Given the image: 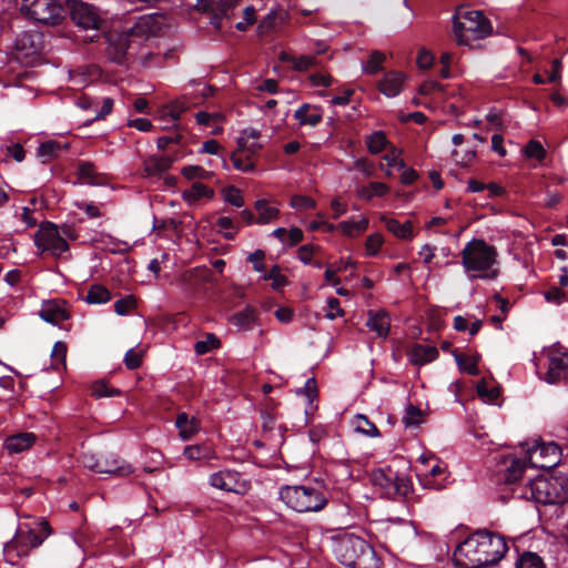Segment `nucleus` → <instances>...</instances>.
Masks as SVG:
<instances>
[{"label":"nucleus","mask_w":568,"mask_h":568,"mask_svg":"<svg viewBox=\"0 0 568 568\" xmlns=\"http://www.w3.org/2000/svg\"><path fill=\"white\" fill-rule=\"evenodd\" d=\"M214 195L213 189L204 185L201 182H194L190 189L185 190L182 194L184 201L189 204H194L201 199H212Z\"/></svg>","instance_id":"33"},{"label":"nucleus","mask_w":568,"mask_h":568,"mask_svg":"<svg viewBox=\"0 0 568 568\" xmlns=\"http://www.w3.org/2000/svg\"><path fill=\"white\" fill-rule=\"evenodd\" d=\"M102 465H103V467H106V468L108 467L109 468H120V467H123V466H126L129 468V471H126V473H123V474H109L110 476L124 477V476H129L130 474L133 473V467L129 463L116 458L112 454H110V455H108V456H105L103 458Z\"/></svg>","instance_id":"50"},{"label":"nucleus","mask_w":568,"mask_h":568,"mask_svg":"<svg viewBox=\"0 0 568 568\" xmlns=\"http://www.w3.org/2000/svg\"><path fill=\"white\" fill-rule=\"evenodd\" d=\"M68 144L61 145L59 142L50 140L40 144L38 149V156L42 162H47L59 154V152L67 148Z\"/></svg>","instance_id":"38"},{"label":"nucleus","mask_w":568,"mask_h":568,"mask_svg":"<svg viewBox=\"0 0 568 568\" xmlns=\"http://www.w3.org/2000/svg\"><path fill=\"white\" fill-rule=\"evenodd\" d=\"M317 64V59L312 55H301L292 59L293 69L296 71H306Z\"/></svg>","instance_id":"61"},{"label":"nucleus","mask_w":568,"mask_h":568,"mask_svg":"<svg viewBox=\"0 0 568 568\" xmlns=\"http://www.w3.org/2000/svg\"><path fill=\"white\" fill-rule=\"evenodd\" d=\"M242 151H239L237 149L232 153L231 161L233 166L242 172H253L255 169L254 162L251 160V155L247 154V156L244 159L242 156Z\"/></svg>","instance_id":"44"},{"label":"nucleus","mask_w":568,"mask_h":568,"mask_svg":"<svg viewBox=\"0 0 568 568\" xmlns=\"http://www.w3.org/2000/svg\"><path fill=\"white\" fill-rule=\"evenodd\" d=\"M183 456L190 462H207L216 458L214 449L206 444L186 446Z\"/></svg>","instance_id":"29"},{"label":"nucleus","mask_w":568,"mask_h":568,"mask_svg":"<svg viewBox=\"0 0 568 568\" xmlns=\"http://www.w3.org/2000/svg\"><path fill=\"white\" fill-rule=\"evenodd\" d=\"M384 243V237L381 233L371 234L365 243V251L368 256H375L378 254L382 245Z\"/></svg>","instance_id":"52"},{"label":"nucleus","mask_w":568,"mask_h":568,"mask_svg":"<svg viewBox=\"0 0 568 568\" xmlns=\"http://www.w3.org/2000/svg\"><path fill=\"white\" fill-rule=\"evenodd\" d=\"M217 346V339L214 335L210 334L205 339L199 341L194 345V349L197 354L202 355Z\"/></svg>","instance_id":"64"},{"label":"nucleus","mask_w":568,"mask_h":568,"mask_svg":"<svg viewBox=\"0 0 568 568\" xmlns=\"http://www.w3.org/2000/svg\"><path fill=\"white\" fill-rule=\"evenodd\" d=\"M294 118L301 126H316L323 119V112L320 106L304 103L294 112Z\"/></svg>","instance_id":"23"},{"label":"nucleus","mask_w":568,"mask_h":568,"mask_svg":"<svg viewBox=\"0 0 568 568\" xmlns=\"http://www.w3.org/2000/svg\"><path fill=\"white\" fill-rule=\"evenodd\" d=\"M333 551L341 564L352 568H371L374 564V549L363 538L345 534L333 545Z\"/></svg>","instance_id":"5"},{"label":"nucleus","mask_w":568,"mask_h":568,"mask_svg":"<svg viewBox=\"0 0 568 568\" xmlns=\"http://www.w3.org/2000/svg\"><path fill=\"white\" fill-rule=\"evenodd\" d=\"M71 18L74 23L85 30H98L102 19L98 10L85 2H73L71 8Z\"/></svg>","instance_id":"16"},{"label":"nucleus","mask_w":568,"mask_h":568,"mask_svg":"<svg viewBox=\"0 0 568 568\" xmlns=\"http://www.w3.org/2000/svg\"><path fill=\"white\" fill-rule=\"evenodd\" d=\"M389 192V187L382 182H372L357 189V195L366 201L373 197H383Z\"/></svg>","instance_id":"35"},{"label":"nucleus","mask_w":568,"mask_h":568,"mask_svg":"<svg viewBox=\"0 0 568 568\" xmlns=\"http://www.w3.org/2000/svg\"><path fill=\"white\" fill-rule=\"evenodd\" d=\"M366 144L371 153L377 154L386 149L388 142L382 131H376L366 138Z\"/></svg>","instance_id":"41"},{"label":"nucleus","mask_w":568,"mask_h":568,"mask_svg":"<svg viewBox=\"0 0 568 568\" xmlns=\"http://www.w3.org/2000/svg\"><path fill=\"white\" fill-rule=\"evenodd\" d=\"M254 209L257 214L256 224H270L277 220L280 216V210L276 206L271 205L270 202L264 199L256 200L254 203Z\"/></svg>","instance_id":"27"},{"label":"nucleus","mask_w":568,"mask_h":568,"mask_svg":"<svg viewBox=\"0 0 568 568\" xmlns=\"http://www.w3.org/2000/svg\"><path fill=\"white\" fill-rule=\"evenodd\" d=\"M290 204L293 209L300 211L314 209L316 205L315 201L306 195H293Z\"/></svg>","instance_id":"60"},{"label":"nucleus","mask_w":568,"mask_h":568,"mask_svg":"<svg viewBox=\"0 0 568 568\" xmlns=\"http://www.w3.org/2000/svg\"><path fill=\"white\" fill-rule=\"evenodd\" d=\"M21 11L30 19L48 26L59 23L64 9L58 0H22Z\"/></svg>","instance_id":"8"},{"label":"nucleus","mask_w":568,"mask_h":568,"mask_svg":"<svg viewBox=\"0 0 568 568\" xmlns=\"http://www.w3.org/2000/svg\"><path fill=\"white\" fill-rule=\"evenodd\" d=\"M419 460L423 468L418 470L420 484L428 489L440 490L449 483L447 466L433 455H422Z\"/></svg>","instance_id":"9"},{"label":"nucleus","mask_w":568,"mask_h":568,"mask_svg":"<svg viewBox=\"0 0 568 568\" xmlns=\"http://www.w3.org/2000/svg\"><path fill=\"white\" fill-rule=\"evenodd\" d=\"M264 143L261 141V132L253 128L243 129L237 138V150L250 155L256 154Z\"/></svg>","instance_id":"18"},{"label":"nucleus","mask_w":568,"mask_h":568,"mask_svg":"<svg viewBox=\"0 0 568 568\" xmlns=\"http://www.w3.org/2000/svg\"><path fill=\"white\" fill-rule=\"evenodd\" d=\"M454 34L459 45H468L471 41L490 34L491 26L480 11L462 10L454 18Z\"/></svg>","instance_id":"6"},{"label":"nucleus","mask_w":568,"mask_h":568,"mask_svg":"<svg viewBox=\"0 0 568 568\" xmlns=\"http://www.w3.org/2000/svg\"><path fill=\"white\" fill-rule=\"evenodd\" d=\"M381 220L385 223L387 231L396 237L400 240H412L414 237L413 224L410 221L400 223L395 219H389L384 215L381 216Z\"/></svg>","instance_id":"28"},{"label":"nucleus","mask_w":568,"mask_h":568,"mask_svg":"<svg viewBox=\"0 0 568 568\" xmlns=\"http://www.w3.org/2000/svg\"><path fill=\"white\" fill-rule=\"evenodd\" d=\"M256 11L257 8L255 6H246L242 11V20L235 23V28L239 31L247 30L248 27L256 22Z\"/></svg>","instance_id":"47"},{"label":"nucleus","mask_w":568,"mask_h":568,"mask_svg":"<svg viewBox=\"0 0 568 568\" xmlns=\"http://www.w3.org/2000/svg\"><path fill=\"white\" fill-rule=\"evenodd\" d=\"M454 357H455V361H456V364L458 366V368L462 371V372H466L468 373L469 375H478V368H477V364H478V356H475V355H462V354H458V353H454Z\"/></svg>","instance_id":"37"},{"label":"nucleus","mask_w":568,"mask_h":568,"mask_svg":"<svg viewBox=\"0 0 568 568\" xmlns=\"http://www.w3.org/2000/svg\"><path fill=\"white\" fill-rule=\"evenodd\" d=\"M526 458L524 460L513 457H506L504 459L505 466V480L508 483L517 481L526 467Z\"/></svg>","instance_id":"34"},{"label":"nucleus","mask_w":568,"mask_h":568,"mask_svg":"<svg viewBox=\"0 0 568 568\" xmlns=\"http://www.w3.org/2000/svg\"><path fill=\"white\" fill-rule=\"evenodd\" d=\"M368 225L369 220L366 216L362 215L357 220L349 219L347 221H342L338 224V229L341 230L343 235L347 237H357L368 229Z\"/></svg>","instance_id":"30"},{"label":"nucleus","mask_w":568,"mask_h":568,"mask_svg":"<svg viewBox=\"0 0 568 568\" xmlns=\"http://www.w3.org/2000/svg\"><path fill=\"white\" fill-rule=\"evenodd\" d=\"M525 155L529 159L542 160L546 155L545 149L540 142L531 140L524 149Z\"/></svg>","instance_id":"57"},{"label":"nucleus","mask_w":568,"mask_h":568,"mask_svg":"<svg viewBox=\"0 0 568 568\" xmlns=\"http://www.w3.org/2000/svg\"><path fill=\"white\" fill-rule=\"evenodd\" d=\"M256 321L255 311L247 307L232 317V322L241 329H250Z\"/></svg>","instance_id":"39"},{"label":"nucleus","mask_w":568,"mask_h":568,"mask_svg":"<svg viewBox=\"0 0 568 568\" xmlns=\"http://www.w3.org/2000/svg\"><path fill=\"white\" fill-rule=\"evenodd\" d=\"M252 89L256 93H263V92L271 93V94H278V93H281L278 91V83H277V81L273 80V79H265V80L255 82L253 84Z\"/></svg>","instance_id":"56"},{"label":"nucleus","mask_w":568,"mask_h":568,"mask_svg":"<svg viewBox=\"0 0 568 568\" xmlns=\"http://www.w3.org/2000/svg\"><path fill=\"white\" fill-rule=\"evenodd\" d=\"M210 485L216 489L243 495L250 486L242 479L241 475L234 470H219L213 473L209 478Z\"/></svg>","instance_id":"13"},{"label":"nucleus","mask_w":568,"mask_h":568,"mask_svg":"<svg viewBox=\"0 0 568 568\" xmlns=\"http://www.w3.org/2000/svg\"><path fill=\"white\" fill-rule=\"evenodd\" d=\"M523 497L542 505L565 504L568 501V476H537L528 483Z\"/></svg>","instance_id":"3"},{"label":"nucleus","mask_w":568,"mask_h":568,"mask_svg":"<svg viewBox=\"0 0 568 568\" xmlns=\"http://www.w3.org/2000/svg\"><path fill=\"white\" fill-rule=\"evenodd\" d=\"M354 427L356 432L367 435L369 437L379 436L377 427L372 422H369L364 415H358L356 417Z\"/></svg>","instance_id":"46"},{"label":"nucleus","mask_w":568,"mask_h":568,"mask_svg":"<svg viewBox=\"0 0 568 568\" xmlns=\"http://www.w3.org/2000/svg\"><path fill=\"white\" fill-rule=\"evenodd\" d=\"M222 196L226 203L235 207H242L244 205L242 192L235 186H227L223 189Z\"/></svg>","instance_id":"49"},{"label":"nucleus","mask_w":568,"mask_h":568,"mask_svg":"<svg viewBox=\"0 0 568 568\" xmlns=\"http://www.w3.org/2000/svg\"><path fill=\"white\" fill-rule=\"evenodd\" d=\"M506 552L507 545L503 537L488 531H477L456 547L453 559L459 568H490Z\"/></svg>","instance_id":"1"},{"label":"nucleus","mask_w":568,"mask_h":568,"mask_svg":"<svg viewBox=\"0 0 568 568\" xmlns=\"http://www.w3.org/2000/svg\"><path fill=\"white\" fill-rule=\"evenodd\" d=\"M516 568H545V566L539 556L527 552L517 561Z\"/></svg>","instance_id":"54"},{"label":"nucleus","mask_w":568,"mask_h":568,"mask_svg":"<svg viewBox=\"0 0 568 568\" xmlns=\"http://www.w3.org/2000/svg\"><path fill=\"white\" fill-rule=\"evenodd\" d=\"M548 359L545 381L548 384H556L564 381L568 375V354L561 353L555 346L545 349Z\"/></svg>","instance_id":"15"},{"label":"nucleus","mask_w":568,"mask_h":568,"mask_svg":"<svg viewBox=\"0 0 568 568\" xmlns=\"http://www.w3.org/2000/svg\"><path fill=\"white\" fill-rule=\"evenodd\" d=\"M181 173L187 180H207L213 173L211 171H206L204 168L200 165H187L182 168Z\"/></svg>","instance_id":"48"},{"label":"nucleus","mask_w":568,"mask_h":568,"mask_svg":"<svg viewBox=\"0 0 568 568\" xmlns=\"http://www.w3.org/2000/svg\"><path fill=\"white\" fill-rule=\"evenodd\" d=\"M34 244L40 252L49 253L54 257L61 256L69 250L67 240L61 235L57 225L52 223L40 225L34 235Z\"/></svg>","instance_id":"12"},{"label":"nucleus","mask_w":568,"mask_h":568,"mask_svg":"<svg viewBox=\"0 0 568 568\" xmlns=\"http://www.w3.org/2000/svg\"><path fill=\"white\" fill-rule=\"evenodd\" d=\"M278 496L296 513H318L328 501L325 491L312 485H286L280 488Z\"/></svg>","instance_id":"4"},{"label":"nucleus","mask_w":568,"mask_h":568,"mask_svg":"<svg viewBox=\"0 0 568 568\" xmlns=\"http://www.w3.org/2000/svg\"><path fill=\"white\" fill-rule=\"evenodd\" d=\"M409 361L414 365H425L435 361L438 356V351L433 345H415L408 353Z\"/></svg>","instance_id":"25"},{"label":"nucleus","mask_w":568,"mask_h":568,"mask_svg":"<svg viewBox=\"0 0 568 568\" xmlns=\"http://www.w3.org/2000/svg\"><path fill=\"white\" fill-rule=\"evenodd\" d=\"M181 114L180 110L174 108L172 102L163 105L159 111L160 120L168 122V126H176Z\"/></svg>","instance_id":"43"},{"label":"nucleus","mask_w":568,"mask_h":568,"mask_svg":"<svg viewBox=\"0 0 568 568\" xmlns=\"http://www.w3.org/2000/svg\"><path fill=\"white\" fill-rule=\"evenodd\" d=\"M477 394L485 403H494L499 396L498 387L489 385L486 379L477 384Z\"/></svg>","instance_id":"42"},{"label":"nucleus","mask_w":568,"mask_h":568,"mask_svg":"<svg viewBox=\"0 0 568 568\" xmlns=\"http://www.w3.org/2000/svg\"><path fill=\"white\" fill-rule=\"evenodd\" d=\"M525 453L526 460L531 467L542 469L555 467L560 462L561 455V450L556 443H544L537 440L530 445L527 444Z\"/></svg>","instance_id":"11"},{"label":"nucleus","mask_w":568,"mask_h":568,"mask_svg":"<svg viewBox=\"0 0 568 568\" xmlns=\"http://www.w3.org/2000/svg\"><path fill=\"white\" fill-rule=\"evenodd\" d=\"M371 479L373 485L379 487L382 494L388 498L405 496L410 489L406 474L395 470L392 466L373 470Z\"/></svg>","instance_id":"7"},{"label":"nucleus","mask_w":568,"mask_h":568,"mask_svg":"<svg viewBox=\"0 0 568 568\" xmlns=\"http://www.w3.org/2000/svg\"><path fill=\"white\" fill-rule=\"evenodd\" d=\"M406 75L400 71H388L378 82V90L387 98L397 97L404 87Z\"/></svg>","instance_id":"17"},{"label":"nucleus","mask_w":568,"mask_h":568,"mask_svg":"<svg viewBox=\"0 0 568 568\" xmlns=\"http://www.w3.org/2000/svg\"><path fill=\"white\" fill-rule=\"evenodd\" d=\"M240 0H197L196 9L200 11H211V23L215 28L222 27V20H231L234 17V9Z\"/></svg>","instance_id":"14"},{"label":"nucleus","mask_w":568,"mask_h":568,"mask_svg":"<svg viewBox=\"0 0 568 568\" xmlns=\"http://www.w3.org/2000/svg\"><path fill=\"white\" fill-rule=\"evenodd\" d=\"M384 161L389 169L396 168L402 170L405 168L404 160L402 159V151L396 148H392L389 150V152L384 156Z\"/></svg>","instance_id":"59"},{"label":"nucleus","mask_w":568,"mask_h":568,"mask_svg":"<svg viewBox=\"0 0 568 568\" xmlns=\"http://www.w3.org/2000/svg\"><path fill=\"white\" fill-rule=\"evenodd\" d=\"M452 156L456 164L460 166H466L468 163H470L474 158L476 156V153L471 149H454L452 151Z\"/></svg>","instance_id":"55"},{"label":"nucleus","mask_w":568,"mask_h":568,"mask_svg":"<svg viewBox=\"0 0 568 568\" xmlns=\"http://www.w3.org/2000/svg\"><path fill=\"white\" fill-rule=\"evenodd\" d=\"M111 300V294L106 287L102 285H93L87 293L85 301L89 304H103Z\"/></svg>","instance_id":"40"},{"label":"nucleus","mask_w":568,"mask_h":568,"mask_svg":"<svg viewBox=\"0 0 568 568\" xmlns=\"http://www.w3.org/2000/svg\"><path fill=\"white\" fill-rule=\"evenodd\" d=\"M366 325L371 331L375 332L378 337L386 338L390 328L389 315L383 310L376 312L369 311Z\"/></svg>","instance_id":"22"},{"label":"nucleus","mask_w":568,"mask_h":568,"mask_svg":"<svg viewBox=\"0 0 568 568\" xmlns=\"http://www.w3.org/2000/svg\"><path fill=\"white\" fill-rule=\"evenodd\" d=\"M462 264L469 278H494L497 275V251L484 240L469 241L462 251Z\"/></svg>","instance_id":"2"},{"label":"nucleus","mask_w":568,"mask_h":568,"mask_svg":"<svg viewBox=\"0 0 568 568\" xmlns=\"http://www.w3.org/2000/svg\"><path fill=\"white\" fill-rule=\"evenodd\" d=\"M142 356H143L142 351H139L135 348L129 349L124 356V363H125L126 367L130 369L138 368L142 363Z\"/></svg>","instance_id":"62"},{"label":"nucleus","mask_w":568,"mask_h":568,"mask_svg":"<svg viewBox=\"0 0 568 568\" xmlns=\"http://www.w3.org/2000/svg\"><path fill=\"white\" fill-rule=\"evenodd\" d=\"M385 61V54L379 51H374L369 55L367 62H365L362 68L365 73L375 74L383 68V62Z\"/></svg>","instance_id":"45"},{"label":"nucleus","mask_w":568,"mask_h":568,"mask_svg":"<svg viewBox=\"0 0 568 568\" xmlns=\"http://www.w3.org/2000/svg\"><path fill=\"white\" fill-rule=\"evenodd\" d=\"M443 91H444V87L435 80L425 81L419 87V93L423 95H437V94H442Z\"/></svg>","instance_id":"63"},{"label":"nucleus","mask_w":568,"mask_h":568,"mask_svg":"<svg viewBox=\"0 0 568 568\" xmlns=\"http://www.w3.org/2000/svg\"><path fill=\"white\" fill-rule=\"evenodd\" d=\"M102 460L95 454L89 452L84 453L81 458V463L85 468L98 474H123L129 471L126 466L120 468L103 467Z\"/></svg>","instance_id":"24"},{"label":"nucleus","mask_w":568,"mask_h":568,"mask_svg":"<svg viewBox=\"0 0 568 568\" xmlns=\"http://www.w3.org/2000/svg\"><path fill=\"white\" fill-rule=\"evenodd\" d=\"M422 422V412L417 407L409 405L406 408L403 417V423L406 427L417 426Z\"/></svg>","instance_id":"58"},{"label":"nucleus","mask_w":568,"mask_h":568,"mask_svg":"<svg viewBox=\"0 0 568 568\" xmlns=\"http://www.w3.org/2000/svg\"><path fill=\"white\" fill-rule=\"evenodd\" d=\"M179 429V436L182 440L192 438L200 430V423L195 417H190L186 413H180L175 420Z\"/></svg>","instance_id":"26"},{"label":"nucleus","mask_w":568,"mask_h":568,"mask_svg":"<svg viewBox=\"0 0 568 568\" xmlns=\"http://www.w3.org/2000/svg\"><path fill=\"white\" fill-rule=\"evenodd\" d=\"M67 355V345L62 342H57L52 348V366L55 369H59L61 366H64Z\"/></svg>","instance_id":"53"},{"label":"nucleus","mask_w":568,"mask_h":568,"mask_svg":"<svg viewBox=\"0 0 568 568\" xmlns=\"http://www.w3.org/2000/svg\"><path fill=\"white\" fill-rule=\"evenodd\" d=\"M16 536L18 537V539L20 540V542L22 545H28L29 551L32 548L40 546L43 541V538L40 537L38 534H36L32 530H28V531L19 530Z\"/></svg>","instance_id":"51"},{"label":"nucleus","mask_w":568,"mask_h":568,"mask_svg":"<svg viewBox=\"0 0 568 568\" xmlns=\"http://www.w3.org/2000/svg\"><path fill=\"white\" fill-rule=\"evenodd\" d=\"M40 317L53 325H59L67 318H69V313L65 308V303L62 301H48L42 304V307L39 312Z\"/></svg>","instance_id":"19"},{"label":"nucleus","mask_w":568,"mask_h":568,"mask_svg":"<svg viewBox=\"0 0 568 568\" xmlns=\"http://www.w3.org/2000/svg\"><path fill=\"white\" fill-rule=\"evenodd\" d=\"M78 174L82 183L90 185H102L104 183L103 178L95 172L94 166L89 162L79 164Z\"/></svg>","instance_id":"36"},{"label":"nucleus","mask_w":568,"mask_h":568,"mask_svg":"<svg viewBox=\"0 0 568 568\" xmlns=\"http://www.w3.org/2000/svg\"><path fill=\"white\" fill-rule=\"evenodd\" d=\"M29 554L28 545H22L16 536L12 540L7 542L3 547V555L6 561L11 565L18 564V560Z\"/></svg>","instance_id":"32"},{"label":"nucleus","mask_w":568,"mask_h":568,"mask_svg":"<svg viewBox=\"0 0 568 568\" xmlns=\"http://www.w3.org/2000/svg\"><path fill=\"white\" fill-rule=\"evenodd\" d=\"M296 395L304 400V414L306 420L316 409L315 400L317 398V385L315 378L311 377L305 382L304 387L296 389Z\"/></svg>","instance_id":"21"},{"label":"nucleus","mask_w":568,"mask_h":568,"mask_svg":"<svg viewBox=\"0 0 568 568\" xmlns=\"http://www.w3.org/2000/svg\"><path fill=\"white\" fill-rule=\"evenodd\" d=\"M152 21L151 17H142L135 23L134 27L129 28L128 30L121 33H109L108 39V55L111 60L116 63H122L126 52L131 45L129 40L130 36L134 34H143L144 30L149 28L150 22Z\"/></svg>","instance_id":"10"},{"label":"nucleus","mask_w":568,"mask_h":568,"mask_svg":"<svg viewBox=\"0 0 568 568\" xmlns=\"http://www.w3.org/2000/svg\"><path fill=\"white\" fill-rule=\"evenodd\" d=\"M36 440L37 436L33 433H19L4 440V448L10 455L20 454L31 448Z\"/></svg>","instance_id":"20"},{"label":"nucleus","mask_w":568,"mask_h":568,"mask_svg":"<svg viewBox=\"0 0 568 568\" xmlns=\"http://www.w3.org/2000/svg\"><path fill=\"white\" fill-rule=\"evenodd\" d=\"M172 159L164 155H151L144 161V172L148 176L160 175L170 169Z\"/></svg>","instance_id":"31"}]
</instances>
